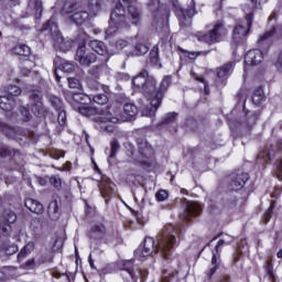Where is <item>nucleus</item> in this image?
<instances>
[{
	"label": "nucleus",
	"mask_w": 282,
	"mask_h": 282,
	"mask_svg": "<svg viewBox=\"0 0 282 282\" xmlns=\"http://www.w3.org/2000/svg\"><path fill=\"white\" fill-rule=\"evenodd\" d=\"M176 235L177 228H175V226H165L156 238L158 246H155V239L145 237L143 246H140L134 251L135 257L142 259L144 257H150L153 252H159L161 257L169 259V257H171V252H173V248H175L177 243V239L175 238Z\"/></svg>",
	"instance_id": "obj_1"
},
{
	"label": "nucleus",
	"mask_w": 282,
	"mask_h": 282,
	"mask_svg": "<svg viewBox=\"0 0 282 282\" xmlns=\"http://www.w3.org/2000/svg\"><path fill=\"white\" fill-rule=\"evenodd\" d=\"M126 8L128 9V19L132 25H140V21H142V10L138 7V0H121L110 14L109 26L106 30L107 36H113L120 28L128 25L127 18L124 17Z\"/></svg>",
	"instance_id": "obj_2"
},
{
	"label": "nucleus",
	"mask_w": 282,
	"mask_h": 282,
	"mask_svg": "<svg viewBox=\"0 0 282 282\" xmlns=\"http://www.w3.org/2000/svg\"><path fill=\"white\" fill-rule=\"evenodd\" d=\"M276 34V29L272 28L270 31H267L257 41L259 48L250 50L245 55V63L249 67L259 65L263 61V52L270 50V39Z\"/></svg>",
	"instance_id": "obj_3"
},
{
	"label": "nucleus",
	"mask_w": 282,
	"mask_h": 282,
	"mask_svg": "<svg viewBox=\"0 0 282 282\" xmlns=\"http://www.w3.org/2000/svg\"><path fill=\"white\" fill-rule=\"evenodd\" d=\"M169 87H171V76H164L159 88H156L155 95H145V98L150 101V107L143 108L142 116H147L148 118L155 116V111L160 109L162 100H164V94H166Z\"/></svg>",
	"instance_id": "obj_4"
},
{
	"label": "nucleus",
	"mask_w": 282,
	"mask_h": 282,
	"mask_svg": "<svg viewBox=\"0 0 282 282\" xmlns=\"http://www.w3.org/2000/svg\"><path fill=\"white\" fill-rule=\"evenodd\" d=\"M138 151L131 150V158L134 160V162H138L139 164H143V166H150L151 161L153 160L154 151L153 147L149 144V142L145 139H138Z\"/></svg>",
	"instance_id": "obj_5"
},
{
	"label": "nucleus",
	"mask_w": 282,
	"mask_h": 282,
	"mask_svg": "<svg viewBox=\"0 0 282 282\" xmlns=\"http://www.w3.org/2000/svg\"><path fill=\"white\" fill-rule=\"evenodd\" d=\"M228 34V30L223 23H217L207 33L198 31L195 36L199 43H206L207 45H214V43H220L224 41V36Z\"/></svg>",
	"instance_id": "obj_6"
},
{
	"label": "nucleus",
	"mask_w": 282,
	"mask_h": 282,
	"mask_svg": "<svg viewBox=\"0 0 282 282\" xmlns=\"http://www.w3.org/2000/svg\"><path fill=\"white\" fill-rule=\"evenodd\" d=\"M95 120L97 122L96 127L99 129V131H108V133H111V131H113V127L107 123L110 122L111 124H116L120 118H118V113L113 115L109 110H101Z\"/></svg>",
	"instance_id": "obj_7"
},
{
	"label": "nucleus",
	"mask_w": 282,
	"mask_h": 282,
	"mask_svg": "<svg viewBox=\"0 0 282 282\" xmlns=\"http://www.w3.org/2000/svg\"><path fill=\"white\" fill-rule=\"evenodd\" d=\"M75 61L79 63V65H83V67H89L91 63H96L98 61V57L96 54L91 53L89 50H87V46L85 45V41H82L78 44Z\"/></svg>",
	"instance_id": "obj_8"
},
{
	"label": "nucleus",
	"mask_w": 282,
	"mask_h": 282,
	"mask_svg": "<svg viewBox=\"0 0 282 282\" xmlns=\"http://www.w3.org/2000/svg\"><path fill=\"white\" fill-rule=\"evenodd\" d=\"M235 70V62L230 61L216 68V78L215 85L216 87H226V83L228 82V77Z\"/></svg>",
	"instance_id": "obj_9"
},
{
	"label": "nucleus",
	"mask_w": 282,
	"mask_h": 282,
	"mask_svg": "<svg viewBox=\"0 0 282 282\" xmlns=\"http://www.w3.org/2000/svg\"><path fill=\"white\" fill-rule=\"evenodd\" d=\"M226 243L224 239L218 240L215 249L212 251V268L207 271V279H213V274L219 270L221 265V247Z\"/></svg>",
	"instance_id": "obj_10"
},
{
	"label": "nucleus",
	"mask_w": 282,
	"mask_h": 282,
	"mask_svg": "<svg viewBox=\"0 0 282 282\" xmlns=\"http://www.w3.org/2000/svg\"><path fill=\"white\" fill-rule=\"evenodd\" d=\"M196 14L195 11V1L192 0V4L187 10H184L182 7H176V17L178 19L180 28H188L191 25L193 15Z\"/></svg>",
	"instance_id": "obj_11"
},
{
	"label": "nucleus",
	"mask_w": 282,
	"mask_h": 282,
	"mask_svg": "<svg viewBox=\"0 0 282 282\" xmlns=\"http://www.w3.org/2000/svg\"><path fill=\"white\" fill-rule=\"evenodd\" d=\"M30 100L33 102L32 112L34 116H43L45 107H43V93L39 89H33L29 93Z\"/></svg>",
	"instance_id": "obj_12"
},
{
	"label": "nucleus",
	"mask_w": 282,
	"mask_h": 282,
	"mask_svg": "<svg viewBox=\"0 0 282 282\" xmlns=\"http://www.w3.org/2000/svg\"><path fill=\"white\" fill-rule=\"evenodd\" d=\"M261 8V2L257 0H245L241 4V9L246 14V21L248 23V28H252V21L254 19V10H259Z\"/></svg>",
	"instance_id": "obj_13"
},
{
	"label": "nucleus",
	"mask_w": 282,
	"mask_h": 282,
	"mask_svg": "<svg viewBox=\"0 0 282 282\" xmlns=\"http://www.w3.org/2000/svg\"><path fill=\"white\" fill-rule=\"evenodd\" d=\"M250 180V175L246 172L238 171L230 175L229 187L232 191H241L246 183Z\"/></svg>",
	"instance_id": "obj_14"
},
{
	"label": "nucleus",
	"mask_w": 282,
	"mask_h": 282,
	"mask_svg": "<svg viewBox=\"0 0 282 282\" xmlns=\"http://www.w3.org/2000/svg\"><path fill=\"white\" fill-rule=\"evenodd\" d=\"M199 215H202V205L194 200H186L183 213L185 221H191L193 217H199Z\"/></svg>",
	"instance_id": "obj_15"
},
{
	"label": "nucleus",
	"mask_w": 282,
	"mask_h": 282,
	"mask_svg": "<svg viewBox=\"0 0 282 282\" xmlns=\"http://www.w3.org/2000/svg\"><path fill=\"white\" fill-rule=\"evenodd\" d=\"M99 191L102 197L106 199V204L116 195V184L108 177H102L99 183Z\"/></svg>",
	"instance_id": "obj_16"
},
{
	"label": "nucleus",
	"mask_w": 282,
	"mask_h": 282,
	"mask_svg": "<svg viewBox=\"0 0 282 282\" xmlns=\"http://www.w3.org/2000/svg\"><path fill=\"white\" fill-rule=\"evenodd\" d=\"M0 131H2V133H4V135L11 140H23V135H25V132L21 130V128L12 127L1 121Z\"/></svg>",
	"instance_id": "obj_17"
},
{
	"label": "nucleus",
	"mask_w": 282,
	"mask_h": 282,
	"mask_svg": "<svg viewBox=\"0 0 282 282\" xmlns=\"http://www.w3.org/2000/svg\"><path fill=\"white\" fill-rule=\"evenodd\" d=\"M26 14L41 19V14H43V0H28Z\"/></svg>",
	"instance_id": "obj_18"
},
{
	"label": "nucleus",
	"mask_w": 282,
	"mask_h": 282,
	"mask_svg": "<svg viewBox=\"0 0 282 282\" xmlns=\"http://www.w3.org/2000/svg\"><path fill=\"white\" fill-rule=\"evenodd\" d=\"M42 32H48L50 36L54 39V41H61V32L58 31V24L54 18H51L46 23L42 26Z\"/></svg>",
	"instance_id": "obj_19"
},
{
	"label": "nucleus",
	"mask_w": 282,
	"mask_h": 282,
	"mask_svg": "<svg viewBox=\"0 0 282 282\" xmlns=\"http://www.w3.org/2000/svg\"><path fill=\"white\" fill-rule=\"evenodd\" d=\"M83 9V2L80 0H67L62 9L63 14H75Z\"/></svg>",
	"instance_id": "obj_20"
},
{
	"label": "nucleus",
	"mask_w": 282,
	"mask_h": 282,
	"mask_svg": "<svg viewBox=\"0 0 282 282\" xmlns=\"http://www.w3.org/2000/svg\"><path fill=\"white\" fill-rule=\"evenodd\" d=\"M17 107V98L8 95L0 96V109L2 111H13Z\"/></svg>",
	"instance_id": "obj_21"
},
{
	"label": "nucleus",
	"mask_w": 282,
	"mask_h": 282,
	"mask_svg": "<svg viewBox=\"0 0 282 282\" xmlns=\"http://www.w3.org/2000/svg\"><path fill=\"white\" fill-rule=\"evenodd\" d=\"M106 234L107 229L104 227V225H95L91 227L88 237L94 241H100V239H102Z\"/></svg>",
	"instance_id": "obj_22"
},
{
	"label": "nucleus",
	"mask_w": 282,
	"mask_h": 282,
	"mask_svg": "<svg viewBox=\"0 0 282 282\" xmlns=\"http://www.w3.org/2000/svg\"><path fill=\"white\" fill-rule=\"evenodd\" d=\"M142 91L144 96H155L158 89H155V78L153 76H149L143 85Z\"/></svg>",
	"instance_id": "obj_23"
},
{
	"label": "nucleus",
	"mask_w": 282,
	"mask_h": 282,
	"mask_svg": "<svg viewBox=\"0 0 282 282\" xmlns=\"http://www.w3.org/2000/svg\"><path fill=\"white\" fill-rule=\"evenodd\" d=\"M70 18L76 23V25H83V23H85V21L89 19V11L82 8L75 13H73Z\"/></svg>",
	"instance_id": "obj_24"
},
{
	"label": "nucleus",
	"mask_w": 282,
	"mask_h": 282,
	"mask_svg": "<svg viewBox=\"0 0 282 282\" xmlns=\"http://www.w3.org/2000/svg\"><path fill=\"white\" fill-rule=\"evenodd\" d=\"M19 251V247L9 240H4L0 243V252H3V254L12 256L15 254V252Z\"/></svg>",
	"instance_id": "obj_25"
},
{
	"label": "nucleus",
	"mask_w": 282,
	"mask_h": 282,
	"mask_svg": "<svg viewBox=\"0 0 282 282\" xmlns=\"http://www.w3.org/2000/svg\"><path fill=\"white\" fill-rule=\"evenodd\" d=\"M89 47L100 56H105V54H107V45H105V42L102 41L91 40L89 42Z\"/></svg>",
	"instance_id": "obj_26"
},
{
	"label": "nucleus",
	"mask_w": 282,
	"mask_h": 282,
	"mask_svg": "<svg viewBox=\"0 0 282 282\" xmlns=\"http://www.w3.org/2000/svg\"><path fill=\"white\" fill-rule=\"evenodd\" d=\"M47 215L53 221H56V219L61 217V208L58 207V202L53 200L48 204Z\"/></svg>",
	"instance_id": "obj_27"
},
{
	"label": "nucleus",
	"mask_w": 282,
	"mask_h": 282,
	"mask_svg": "<svg viewBox=\"0 0 282 282\" xmlns=\"http://www.w3.org/2000/svg\"><path fill=\"white\" fill-rule=\"evenodd\" d=\"M25 207L31 213H35V215H41V213H43V204H41L39 200H34L32 198H29L25 200Z\"/></svg>",
	"instance_id": "obj_28"
},
{
	"label": "nucleus",
	"mask_w": 282,
	"mask_h": 282,
	"mask_svg": "<svg viewBox=\"0 0 282 282\" xmlns=\"http://www.w3.org/2000/svg\"><path fill=\"white\" fill-rule=\"evenodd\" d=\"M149 78V73L147 70L141 72L138 76H135L132 79V85L137 88V89H142L147 83V79Z\"/></svg>",
	"instance_id": "obj_29"
},
{
	"label": "nucleus",
	"mask_w": 282,
	"mask_h": 282,
	"mask_svg": "<svg viewBox=\"0 0 282 282\" xmlns=\"http://www.w3.org/2000/svg\"><path fill=\"white\" fill-rule=\"evenodd\" d=\"M252 26H248V22L247 25H237L234 29V41H236V43H239V39H243V36H246L248 34V30H250Z\"/></svg>",
	"instance_id": "obj_30"
},
{
	"label": "nucleus",
	"mask_w": 282,
	"mask_h": 282,
	"mask_svg": "<svg viewBox=\"0 0 282 282\" xmlns=\"http://www.w3.org/2000/svg\"><path fill=\"white\" fill-rule=\"evenodd\" d=\"M177 281H178L177 270H173V268H170L163 271L161 282H177Z\"/></svg>",
	"instance_id": "obj_31"
},
{
	"label": "nucleus",
	"mask_w": 282,
	"mask_h": 282,
	"mask_svg": "<svg viewBox=\"0 0 282 282\" xmlns=\"http://www.w3.org/2000/svg\"><path fill=\"white\" fill-rule=\"evenodd\" d=\"M33 250H34V242L32 241L28 242L18 253L19 263H21V261H23V259H25V257H28V254H30V252H32Z\"/></svg>",
	"instance_id": "obj_32"
},
{
	"label": "nucleus",
	"mask_w": 282,
	"mask_h": 282,
	"mask_svg": "<svg viewBox=\"0 0 282 282\" xmlns=\"http://www.w3.org/2000/svg\"><path fill=\"white\" fill-rule=\"evenodd\" d=\"M13 54H17L18 56H30V46L25 44H17L13 47Z\"/></svg>",
	"instance_id": "obj_33"
},
{
	"label": "nucleus",
	"mask_w": 282,
	"mask_h": 282,
	"mask_svg": "<svg viewBox=\"0 0 282 282\" xmlns=\"http://www.w3.org/2000/svg\"><path fill=\"white\" fill-rule=\"evenodd\" d=\"M123 113L127 116V118H133L134 116H138V107L130 102L124 104Z\"/></svg>",
	"instance_id": "obj_34"
},
{
	"label": "nucleus",
	"mask_w": 282,
	"mask_h": 282,
	"mask_svg": "<svg viewBox=\"0 0 282 282\" xmlns=\"http://www.w3.org/2000/svg\"><path fill=\"white\" fill-rule=\"evenodd\" d=\"M2 221L12 225L17 221V214L10 209H4L2 214Z\"/></svg>",
	"instance_id": "obj_35"
},
{
	"label": "nucleus",
	"mask_w": 282,
	"mask_h": 282,
	"mask_svg": "<svg viewBox=\"0 0 282 282\" xmlns=\"http://www.w3.org/2000/svg\"><path fill=\"white\" fill-rule=\"evenodd\" d=\"M12 235V225L0 221V237H10Z\"/></svg>",
	"instance_id": "obj_36"
},
{
	"label": "nucleus",
	"mask_w": 282,
	"mask_h": 282,
	"mask_svg": "<svg viewBox=\"0 0 282 282\" xmlns=\"http://www.w3.org/2000/svg\"><path fill=\"white\" fill-rule=\"evenodd\" d=\"M22 89L17 85L8 86L6 89V96H11V98H17V96H21Z\"/></svg>",
	"instance_id": "obj_37"
},
{
	"label": "nucleus",
	"mask_w": 282,
	"mask_h": 282,
	"mask_svg": "<svg viewBox=\"0 0 282 282\" xmlns=\"http://www.w3.org/2000/svg\"><path fill=\"white\" fill-rule=\"evenodd\" d=\"M263 87L259 86L254 89L253 96H252V102L254 105H261V100H263Z\"/></svg>",
	"instance_id": "obj_38"
},
{
	"label": "nucleus",
	"mask_w": 282,
	"mask_h": 282,
	"mask_svg": "<svg viewBox=\"0 0 282 282\" xmlns=\"http://www.w3.org/2000/svg\"><path fill=\"white\" fill-rule=\"evenodd\" d=\"M120 151V143L118 140H113L110 142V153L108 155V160H113L116 158V154Z\"/></svg>",
	"instance_id": "obj_39"
},
{
	"label": "nucleus",
	"mask_w": 282,
	"mask_h": 282,
	"mask_svg": "<svg viewBox=\"0 0 282 282\" xmlns=\"http://www.w3.org/2000/svg\"><path fill=\"white\" fill-rule=\"evenodd\" d=\"M122 270H126V272H128L131 279H135V272L133 271V260H126L123 262Z\"/></svg>",
	"instance_id": "obj_40"
},
{
	"label": "nucleus",
	"mask_w": 282,
	"mask_h": 282,
	"mask_svg": "<svg viewBox=\"0 0 282 282\" xmlns=\"http://www.w3.org/2000/svg\"><path fill=\"white\" fill-rule=\"evenodd\" d=\"M134 53L137 56H142L149 53V46L142 43H138L134 45Z\"/></svg>",
	"instance_id": "obj_41"
},
{
	"label": "nucleus",
	"mask_w": 282,
	"mask_h": 282,
	"mask_svg": "<svg viewBox=\"0 0 282 282\" xmlns=\"http://www.w3.org/2000/svg\"><path fill=\"white\" fill-rule=\"evenodd\" d=\"M93 101L97 105H107V102H109V97L105 94H98L93 97Z\"/></svg>",
	"instance_id": "obj_42"
},
{
	"label": "nucleus",
	"mask_w": 282,
	"mask_h": 282,
	"mask_svg": "<svg viewBox=\"0 0 282 282\" xmlns=\"http://www.w3.org/2000/svg\"><path fill=\"white\" fill-rule=\"evenodd\" d=\"M258 160H262L264 164H268V162H272V153H270V150H264L258 154Z\"/></svg>",
	"instance_id": "obj_43"
},
{
	"label": "nucleus",
	"mask_w": 282,
	"mask_h": 282,
	"mask_svg": "<svg viewBox=\"0 0 282 282\" xmlns=\"http://www.w3.org/2000/svg\"><path fill=\"white\" fill-rule=\"evenodd\" d=\"M50 184L59 191V188L63 186V181L61 180L59 175H53L50 177Z\"/></svg>",
	"instance_id": "obj_44"
},
{
	"label": "nucleus",
	"mask_w": 282,
	"mask_h": 282,
	"mask_svg": "<svg viewBox=\"0 0 282 282\" xmlns=\"http://www.w3.org/2000/svg\"><path fill=\"white\" fill-rule=\"evenodd\" d=\"M58 116H57V122L59 127H65L67 124V112H65L64 109L57 110Z\"/></svg>",
	"instance_id": "obj_45"
},
{
	"label": "nucleus",
	"mask_w": 282,
	"mask_h": 282,
	"mask_svg": "<svg viewBox=\"0 0 282 282\" xmlns=\"http://www.w3.org/2000/svg\"><path fill=\"white\" fill-rule=\"evenodd\" d=\"M59 69H62V72H65L66 74H72V72H74L75 66L72 62H63L59 65Z\"/></svg>",
	"instance_id": "obj_46"
},
{
	"label": "nucleus",
	"mask_w": 282,
	"mask_h": 282,
	"mask_svg": "<svg viewBox=\"0 0 282 282\" xmlns=\"http://www.w3.org/2000/svg\"><path fill=\"white\" fill-rule=\"evenodd\" d=\"M159 56H160V47H158V45H154L150 52L151 63H158Z\"/></svg>",
	"instance_id": "obj_47"
},
{
	"label": "nucleus",
	"mask_w": 282,
	"mask_h": 282,
	"mask_svg": "<svg viewBox=\"0 0 282 282\" xmlns=\"http://www.w3.org/2000/svg\"><path fill=\"white\" fill-rule=\"evenodd\" d=\"M51 105L56 109V111L63 110V100L58 97H52Z\"/></svg>",
	"instance_id": "obj_48"
},
{
	"label": "nucleus",
	"mask_w": 282,
	"mask_h": 282,
	"mask_svg": "<svg viewBox=\"0 0 282 282\" xmlns=\"http://www.w3.org/2000/svg\"><path fill=\"white\" fill-rule=\"evenodd\" d=\"M67 80L70 89H80V80L75 77H68Z\"/></svg>",
	"instance_id": "obj_49"
},
{
	"label": "nucleus",
	"mask_w": 282,
	"mask_h": 282,
	"mask_svg": "<svg viewBox=\"0 0 282 282\" xmlns=\"http://www.w3.org/2000/svg\"><path fill=\"white\" fill-rule=\"evenodd\" d=\"M54 261V257L52 254H42L41 258L37 260L39 265H43V263H52Z\"/></svg>",
	"instance_id": "obj_50"
},
{
	"label": "nucleus",
	"mask_w": 282,
	"mask_h": 282,
	"mask_svg": "<svg viewBox=\"0 0 282 282\" xmlns=\"http://www.w3.org/2000/svg\"><path fill=\"white\" fill-rule=\"evenodd\" d=\"M101 3L100 0H89L88 1V9L89 12H96L100 8Z\"/></svg>",
	"instance_id": "obj_51"
},
{
	"label": "nucleus",
	"mask_w": 282,
	"mask_h": 282,
	"mask_svg": "<svg viewBox=\"0 0 282 282\" xmlns=\"http://www.w3.org/2000/svg\"><path fill=\"white\" fill-rule=\"evenodd\" d=\"M31 228H33L34 232H39L43 228V223H41V219L35 218L31 221Z\"/></svg>",
	"instance_id": "obj_52"
},
{
	"label": "nucleus",
	"mask_w": 282,
	"mask_h": 282,
	"mask_svg": "<svg viewBox=\"0 0 282 282\" xmlns=\"http://www.w3.org/2000/svg\"><path fill=\"white\" fill-rule=\"evenodd\" d=\"M155 197L158 202H165V199H169V192L164 189H160L156 194Z\"/></svg>",
	"instance_id": "obj_53"
},
{
	"label": "nucleus",
	"mask_w": 282,
	"mask_h": 282,
	"mask_svg": "<svg viewBox=\"0 0 282 282\" xmlns=\"http://www.w3.org/2000/svg\"><path fill=\"white\" fill-rule=\"evenodd\" d=\"M257 122V116L254 113L246 115V124L247 127H252Z\"/></svg>",
	"instance_id": "obj_54"
},
{
	"label": "nucleus",
	"mask_w": 282,
	"mask_h": 282,
	"mask_svg": "<svg viewBox=\"0 0 282 282\" xmlns=\"http://www.w3.org/2000/svg\"><path fill=\"white\" fill-rule=\"evenodd\" d=\"M275 166H276L275 175L278 180L282 181V159L275 162Z\"/></svg>",
	"instance_id": "obj_55"
},
{
	"label": "nucleus",
	"mask_w": 282,
	"mask_h": 282,
	"mask_svg": "<svg viewBox=\"0 0 282 282\" xmlns=\"http://www.w3.org/2000/svg\"><path fill=\"white\" fill-rule=\"evenodd\" d=\"M102 69L98 66H93L88 73L90 74V76H93V78H98L101 74Z\"/></svg>",
	"instance_id": "obj_56"
},
{
	"label": "nucleus",
	"mask_w": 282,
	"mask_h": 282,
	"mask_svg": "<svg viewBox=\"0 0 282 282\" xmlns=\"http://www.w3.org/2000/svg\"><path fill=\"white\" fill-rule=\"evenodd\" d=\"M9 155H12V150L7 145H2L0 148V158H9Z\"/></svg>",
	"instance_id": "obj_57"
},
{
	"label": "nucleus",
	"mask_w": 282,
	"mask_h": 282,
	"mask_svg": "<svg viewBox=\"0 0 282 282\" xmlns=\"http://www.w3.org/2000/svg\"><path fill=\"white\" fill-rule=\"evenodd\" d=\"M176 119H177V113L170 112V113L166 115L163 122L165 124H171V122H175Z\"/></svg>",
	"instance_id": "obj_58"
},
{
	"label": "nucleus",
	"mask_w": 282,
	"mask_h": 282,
	"mask_svg": "<svg viewBox=\"0 0 282 282\" xmlns=\"http://www.w3.org/2000/svg\"><path fill=\"white\" fill-rule=\"evenodd\" d=\"M35 265L36 262L34 259H30L24 264H21V268H23V270H34Z\"/></svg>",
	"instance_id": "obj_59"
},
{
	"label": "nucleus",
	"mask_w": 282,
	"mask_h": 282,
	"mask_svg": "<svg viewBox=\"0 0 282 282\" xmlns=\"http://www.w3.org/2000/svg\"><path fill=\"white\" fill-rule=\"evenodd\" d=\"M21 113L23 116L24 122H30L32 120V113H30V110H28L26 108H22Z\"/></svg>",
	"instance_id": "obj_60"
},
{
	"label": "nucleus",
	"mask_w": 282,
	"mask_h": 282,
	"mask_svg": "<svg viewBox=\"0 0 282 282\" xmlns=\"http://www.w3.org/2000/svg\"><path fill=\"white\" fill-rule=\"evenodd\" d=\"M265 270H267L268 276H270V279H274V271H273L274 267L272 265V262H267Z\"/></svg>",
	"instance_id": "obj_61"
},
{
	"label": "nucleus",
	"mask_w": 282,
	"mask_h": 282,
	"mask_svg": "<svg viewBox=\"0 0 282 282\" xmlns=\"http://www.w3.org/2000/svg\"><path fill=\"white\" fill-rule=\"evenodd\" d=\"M178 52H182L183 54H185V56H187V58H197V53H193V52H188L182 47L178 46Z\"/></svg>",
	"instance_id": "obj_62"
},
{
	"label": "nucleus",
	"mask_w": 282,
	"mask_h": 282,
	"mask_svg": "<svg viewBox=\"0 0 282 282\" xmlns=\"http://www.w3.org/2000/svg\"><path fill=\"white\" fill-rule=\"evenodd\" d=\"M127 45H129V43L126 40H118L116 42L117 50H124V47H127Z\"/></svg>",
	"instance_id": "obj_63"
},
{
	"label": "nucleus",
	"mask_w": 282,
	"mask_h": 282,
	"mask_svg": "<svg viewBox=\"0 0 282 282\" xmlns=\"http://www.w3.org/2000/svg\"><path fill=\"white\" fill-rule=\"evenodd\" d=\"M272 208H273V206L270 205V207L265 212V214H264V224H268V221H270V219L272 217Z\"/></svg>",
	"instance_id": "obj_64"
}]
</instances>
